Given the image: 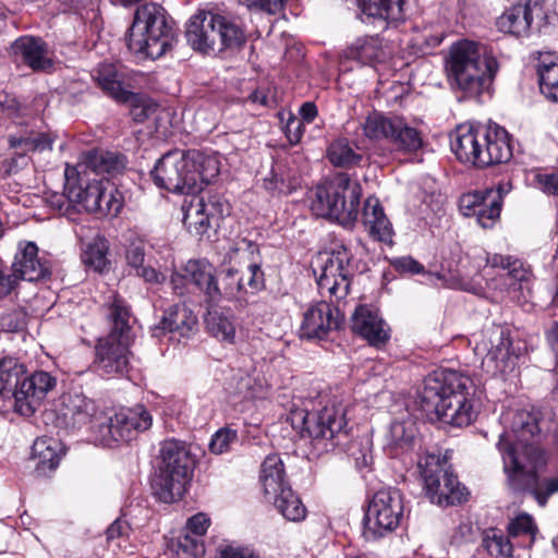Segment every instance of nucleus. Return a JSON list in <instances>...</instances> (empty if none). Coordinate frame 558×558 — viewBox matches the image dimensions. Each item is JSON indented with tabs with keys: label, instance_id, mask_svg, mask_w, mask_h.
<instances>
[{
	"label": "nucleus",
	"instance_id": "obj_44",
	"mask_svg": "<svg viewBox=\"0 0 558 558\" xmlns=\"http://www.w3.org/2000/svg\"><path fill=\"white\" fill-rule=\"evenodd\" d=\"M60 444L52 438H37L32 446V458L37 460V466L54 469L60 461Z\"/></svg>",
	"mask_w": 558,
	"mask_h": 558
},
{
	"label": "nucleus",
	"instance_id": "obj_2",
	"mask_svg": "<svg viewBox=\"0 0 558 558\" xmlns=\"http://www.w3.org/2000/svg\"><path fill=\"white\" fill-rule=\"evenodd\" d=\"M471 388L470 377L452 369H437L424 378L417 402L427 416L435 415L457 427L468 426L476 417Z\"/></svg>",
	"mask_w": 558,
	"mask_h": 558
},
{
	"label": "nucleus",
	"instance_id": "obj_47",
	"mask_svg": "<svg viewBox=\"0 0 558 558\" xmlns=\"http://www.w3.org/2000/svg\"><path fill=\"white\" fill-rule=\"evenodd\" d=\"M541 93L549 100L558 102V63L543 59L537 64Z\"/></svg>",
	"mask_w": 558,
	"mask_h": 558
},
{
	"label": "nucleus",
	"instance_id": "obj_4",
	"mask_svg": "<svg viewBox=\"0 0 558 558\" xmlns=\"http://www.w3.org/2000/svg\"><path fill=\"white\" fill-rule=\"evenodd\" d=\"M24 365L15 359L0 361V398L8 400L23 416L33 415L49 391L57 385L56 377L39 371L26 376Z\"/></svg>",
	"mask_w": 558,
	"mask_h": 558
},
{
	"label": "nucleus",
	"instance_id": "obj_22",
	"mask_svg": "<svg viewBox=\"0 0 558 558\" xmlns=\"http://www.w3.org/2000/svg\"><path fill=\"white\" fill-rule=\"evenodd\" d=\"M130 339L119 338L109 333L100 339L96 347V367L102 375H121L129 365Z\"/></svg>",
	"mask_w": 558,
	"mask_h": 558
},
{
	"label": "nucleus",
	"instance_id": "obj_25",
	"mask_svg": "<svg viewBox=\"0 0 558 558\" xmlns=\"http://www.w3.org/2000/svg\"><path fill=\"white\" fill-rule=\"evenodd\" d=\"M12 277L38 281L50 276V267L46 259L38 256V247L34 242H20L12 264Z\"/></svg>",
	"mask_w": 558,
	"mask_h": 558
},
{
	"label": "nucleus",
	"instance_id": "obj_13",
	"mask_svg": "<svg viewBox=\"0 0 558 558\" xmlns=\"http://www.w3.org/2000/svg\"><path fill=\"white\" fill-rule=\"evenodd\" d=\"M108 422L99 425L97 444L112 446L120 441H130L137 432L147 430L153 417L144 405L121 409L113 416L107 415Z\"/></svg>",
	"mask_w": 558,
	"mask_h": 558
},
{
	"label": "nucleus",
	"instance_id": "obj_12",
	"mask_svg": "<svg viewBox=\"0 0 558 558\" xmlns=\"http://www.w3.org/2000/svg\"><path fill=\"white\" fill-rule=\"evenodd\" d=\"M403 517V500L398 489L378 490L371 500L365 518V533L374 538L396 530Z\"/></svg>",
	"mask_w": 558,
	"mask_h": 558
},
{
	"label": "nucleus",
	"instance_id": "obj_24",
	"mask_svg": "<svg viewBox=\"0 0 558 558\" xmlns=\"http://www.w3.org/2000/svg\"><path fill=\"white\" fill-rule=\"evenodd\" d=\"M125 165L126 159L123 155L116 151L95 148L82 153L74 167L66 166V174L84 173L88 177L97 178L102 173H119L125 168Z\"/></svg>",
	"mask_w": 558,
	"mask_h": 558
},
{
	"label": "nucleus",
	"instance_id": "obj_48",
	"mask_svg": "<svg viewBox=\"0 0 558 558\" xmlns=\"http://www.w3.org/2000/svg\"><path fill=\"white\" fill-rule=\"evenodd\" d=\"M109 319L112 327L110 333H116L119 338L130 339V311L124 301L113 295L109 307Z\"/></svg>",
	"mask_w": 558,
	"mask_h": 558
},
{
	"label": "nucleus",
	"instance_id": "obj_60",
	"mask_svg": "<svg viewBox=\"0 0 558 558\" xmlns=\"http://www.w3.org/2000/svg\"><path fill=\"white\" fill-rule=\"evenodd\" d=\"M24 327V315L20 311H11L0 315V330L4 332H17Z\"/></svg>",
	"mask_w": 558,
	"mask_h": 558
},
{
	"label": "nucleus",
	"instance_id": "obj_16",
	"mask_svg": "<svg viewBox=\"0 0 558 558\" xmlns=\"http://www.w3.org/2000/svg\"><path fill=\"white\" fill-rule=\"evenodd\" d=\"M157 186L172 193L193 194L194 180L190 177L189 159L185 151L166 153L151 171Z\"/></svg>",
	"mask_w": 558,
	"mask_h": 558
},
{
	"label": "nucleus",
	"instance_id": "obj_53",
	"mask_svg": "<svg viewBox=\"0 0 558 558\" xmlns=\"http://www.w3.org/2000/svg\"><path fill=\"white\" fill-rule=\"evenodd\" d=\"M177 548L178 550H181L183 554L193 558H199L205 554V545L203 538L187 532L186 530H184V532L178 537Z\"/></svg>",
	"mask_w": 558,
	"mask_h": 558
},
{
	"label": "nucleus",
	"instance_id": "obj_18",
	"mask_svg": "<svg viewBox=\"0 0 558 558\" xmlns=\"http://www.w3.org/2000/svg\"><path fill=\"white\" fill-rule=\"evenodd\" d=\"M62 415L66 426L87 428L97 442L99 425L108 422L107 414L96 402L78 391H72L62 397Z\"/></svg>",
	"mask_w": 558,
	"mask_h": 558
},
{
	"label": "nucleus",
	"instance_id": "obj_33",
	"mask_svg": "<svg viewBox=\"0 0 558 558\" xmlns=\"http://www.w3.org/2000/svg\"><path fill=\"white\" fill-rule=\"evenodd\" d=\"M415 435L416 427L412 420L393 421L386 436V449L393 457L407 453L414 447Z\"/></svg>",
	"mask_w": 558,
	"mask_h": 558
},
{
	"label": "nucleus",
	"instance_id": "obj_58",
	"mask_svg": "<svg viewBox=\"0 0 558 558\" xmlns=\"http://www.w3.org/2000/svg\"><path fill=\"white\" fill-rule=\"evenodd\" d=\"M240 275H244V295L253 294L264 287V272L257 264H251L245 271H240Z\"/></svg>",
	"mask_w": 558,
	"mask_h": 558
},
{
	"label": "nucleus",
	"instance_id": "obj_49",
	"mask_svg": "<svg viewBox=\"0 0 558 558\" xmlns=\"http://www.w3.org/2000/svg\"><path fill=\"white\" fill-rule=\"evenodd\" d=\"M221 291V298L225 296L229 300H241L244 296L245 284L244 275L233 268L222 270L220 274V283H218Z\"/></svg>",
	"mask_w": 558,
	"mask_h": 558
},
{
	"label": "nucleus",
	"instance_id": "obj_1",
	"mask_svg": "<svg viewBox=\"0 0 558 558\" xmlns=\"http://www.w3.org/2000/svg\"><path fill=\"white\" fill-rule=\"evenodd\" d=\"M541 412L534 408L513 413L510 432L498 441L508 485L514 492L530 489L537 504L544 507L558 493V474L536 481L537 468L545 464V452L537 445L541 434Z\"/></svg>",
	"mask_w": 558,
	"mask_h": 558
},
{
	"label": "nucleus",
	"instance_id": "obj_51",
	"mask_svg": "<svg viewBox=\"0 0 558 558\" xmlns=\"http://www.w3.org/2000/svg\"><path fill=\"white\" fill-rule=\"evenodd\" d=\"M317 112L318 111L315 102H304L299 109L300 118L291 117L287 123L286 129L288 132V137L290 136V134H293L296 137V140H300L303 136V132L301 130L302 125L304 123L313 122L317 116Z\"/></svg>",
	"mask_w": 558,
	"mask_h": 558
},
{
	"label": "nucleus",
	"instance_id": "obj_57",
	"mask_svg": "<svg viewBox=\"0 0 558 558\" xmlns=\"http://www.w3.org/2000/svg\"><path fill=\"white\" fill-rule=\"evenodd\" d=\"M125 259L130 267L141 268L145 259V243L140 238H133L129 241L125 248Z\"/></svg>",
	"mask_w": 558,
	"mask_h": 558
},
{
	"label": "nucleus",
	"instance_id": "obj_10",
	"mask_svg": "<svg viewBox=\"0 0 558 558\" xmlns=\"http://www.w3.org/2000/svg\"><path fill=\"white\" fill-rule=\"evenodd\" d=\"M418 469L426 496L433 504L453 506L466 501L469 492L448 469L447 461L438 454L420 458Z\"/></svg>",
	"mask_w": 558,
	"mask_h": 558
},
{
	"label": "nucleus",
	"instance_id": "obj_46",
	"mask_svg": "<svg viewBox=\"0 0 558 558\" xmlns=\"http://www.w3.org/2000/svg\"><path fill=\"white\" fill-rule=\"evenodd\" d=\"M208 331L220 341L233 343L235 339V324L231 316H228L217 310L208 311L206 317Z\"/></svg>",
	"mask_w": 558,
	"mask_h": 558
},
{
	"label": "nucleus",
	"instance_id": "obj_15",
	"mask_svg": "<svg viewBox=\"0 0 558 558\" xmlns=\"http://www.w3.org/2000/svg\"><path fill=\"white\" fill-rule=\"evenodd\" d=\"M474 353L482 360V365L492 375L506 374L515 364V356L510 353L511 341L508 333L500 328L488 329L474 336Z\"/></svg>",
	"mask_w": 558,
	"mask_h": 558
},
{
	"label": "nucleus",
	"instance_id": "obj_31",
	"mask_svg": "<svg viewBox=\"0 0 558 558\" xmlns=\"http://www.w3.org/2000/svg\"><path fill=\"white\" fill-rule=\"evenodd\" d=\"M190 167V177L194 180L193 192L201 191L209 184L220 171V162L216 156L206 155L199 150L186 151Z\"/></svg>",
	"mask_w": 558,
	"mask_h": 558
},
{
	"label": "nucleus",
	"instance_id": "obj_20",
	"mask_svg": "<svg viewBox=\"0 0 558 558\" xmlns=\"http://www.w3.org/2000/svg\"><path fill=\"white\" fill-rule=\"evenodd\" d=\"M460 210L465 217H474L484 229L493 228L500 217L501 191L486 190L468 193L460 198Z\"/></svg>",
	"mask_w": 558,
	"mask_h": 558
},
{
	"label": "nucleus",
	"instance_id": "obj_14",
	"mask_svg": "<svg viewBox=\"0 0 558 558\" xmlns=\"http://www.w3.org/2000/svg\"><path fill=\"white\" fill-rule=\"evenodd\" d=\"M303 425L313 445L322 451L333 450L347 438L344 412L341 407H325L319 413L306 415Z\"/></svg>",
	"mask_w": 558,
	"mask_h": 558
},
{
	"label": "nucleus",
	"instance_id": "obj_50",
	"mask_svg": "<svg viewBox=\"0 0 558 558\" xmlns=\"http://www.w3.org/2000/svg\"><path fill=\"white\" fill-rule=\"evenodd\" d=\"M487 264L492 267H499L507 270L506 276L514 281H523L527 279L529 271L523 267L522 262L510 255L493 254L488 255Z\"/></svg>",
	"mask_w": 558,
	"mask_h": 558
},
{
	"label": "nucleus",
	"instance_id": "obj_45",
	"mask_svg": "<svg viewBox=\"0 0 558 558\" xmlns=\"http://www.w3.org/2000/svg\"><path fill=\"white\" fill-rule=\"evenodd\" d=\"M511 142H481L477 167L509 161L513 156Z\"/></svg>",
	"mask_w": 558,
	"mask_h": 558
},
{
	"label": "nucleus",
	"instance_id": "obj_59",
	"mask_svg": "<svg viewBox=\"0 0 558 558\" xmlns=\"http://www.w3.org/2000/svg\"><path fill=\"white\" fill-rule=\"evenodd\" d=\"M392 149L398 154L400 161H417L422 159L417 157V151L423 148L424 142H391Z\"/></svg>",
	"mask_w": 558,
	"mask_h": 558
},
{
	"label": "nucleus",
	"instance_id": "obj_7",
	"mask_svg": "<svg viewBox=\"0 0 558 558\" xmlns=\"http://www.w3.org/2000/svg\"><path fill=\"white\" fill-rule=\"evenodd\" d=\"M193 459L184 442L168 439L161 444L159 462L153 480V489L166 504L180 500L192 478Z\"/></svg>",
	"mask_w": 558,
	"mask_h": 558
},
{
	"label": "nucleus",
	"instance_id": "obj_35",
	"mask_svg": "<svg viewBox=\"0 0 558 558\" xmlns=\"http://www.w3.org/2000/svg\"><path fill=\"white\" fill-rule=\"evenodd\" d=\"M478 136H483L484 140H511L504 126L490 121L487 124L464 122L457 125L450 134L451 140H476Z\"/></svg>",
	"mask_w": 558,
	"mask_h": 558
},
{
	"label": "nucleus",
	"instance_id": "obj_23",
	"mask_svg": "<svg viewBox=\"0 0 558 558\" xmlns=\"http://www.w3.org/2000/svg\"><path fill=\"white\" fill-rule=\"evenodd\" d=\"M362 128L367 140H421V133L403 118H388L377 111L368 114Z\"/></svg>",
	"mask_w": 558,
	"mask_h": 558
},
{
	"label": "nucleus",
	"instance_id": "obj_26",
	"mask_svg": "<svg viewBox=\"0 0 558 558\" xmlns=\"http://www.w3.org/2000/svg\"><path fill=\"white\" fill-rule=\"evenodd\" d=\"M352 330L377 348L386 344L390 338V328L378 311L368 305L356 307L352 315Z\"/></svg>",
	"mask_w": 558,
	"mask_h": 558
},
{
	"label": "nucleus",
	"instance_id": "obj_8",
	"mask_svg": "<svg viewBox=\"0 0 558 558\" xmlns=\"http://www.w3.org/2000/svg\"><path fill=\"white\" fill-rule=\"evenodd\" d=\"M361 186L347 173H339L331 180L316 186L313 192L311 209L323 218L351 226L357 218Z\"/></svg>",
	"mask_w": 558,
	"mask_h": 558
},
{
	"label": "nucleus",
	"instance_id": "obj_54",
	"mask_svg": "<svg viewBox=\"0 0 558 558\" xmlns=\"http://www.w3.org/2000/svg\"><path fill=\"white\" fill-rule=\"evenodd\" d=\"M532 184L543 193L558 197V172L535 170Z\"/></svg>",
	"mask_w": 558,
	"mask_h": 558
},
{
	"label": "nucleus",
	"instance_id": "obj_5",
	"mask_svg": "<svg viewBox=\"0 0 558 558\" xmlns=\"http://www.w3.org/2000/svg\"><path fill=\"white\" fill-rule=\"evenodd\" d=\"M499 64L494 57H482L474 41L451 45L445 58L448 83L469 95H481L492 84Z\"/></svg>",
	"mask_w": 558,
	"mask_h": 558
},
{
	"label": "nucleus",
	"instance_id": "obj_40",
	"mask_svg": "<svg viewBox=\"0 0 558 558\" xmlns=\"http://www.w3.org/2000/svg\"><path fill=\"white\" fill-rule=\"evenodd\" d=\"M364 151L356 142H331L327 149V158L335 166L351 168L357 166Z\"/></svg>",
	"mask_w": 558,
	"mask_h": 558
},
{
	"label": "nucleus",
	"instance_id": "obj_55",
	"mask_svg": "<svg viewBox=\"0 0 558 558\" xmlns=\"http://www.w3.org/2000/svg\"><path fill=\"white\" fill-rule=\"evenodd\" d=\"M238 439L235 430L230 428H221L217 430L209 442V450L215 454L227 452L231 445Z\"/></svg>",
	"mask_w": 558,
	"mask_h": 558
},
{
	"label": "nucleus",
	"instance_id": "obj_30",
	"mask_svg": "<svg viewBox=\"0 0 558 558\" xmlns=\"http://www.w3.org/2000/svg\"><path fill=\"white\" fill-rule=\"evenodd\" d=\"M13 53L34 71L49 69L52 63L48 58L47 45L40 38L21 36L12 45Z\"/></svg>",
	"mask_w": 558,
	"mask_h": 558
},
{
	"label": "nucleus",
	"instance_id": "obj_6",
	"mask_svg": "<svg viewBox=\"0 0 558 558\" xmlns=\"http://www.w3.org/2000/svg\"><path fill=\"white\" fill-rule=\"evenodd\" d=\"M185 37L201 52L240 49L246 43L240 19L211 11L193 15L186 24Z\"/></svg>",
	"mask_w": 558,
	"mask_h": 558
},
{
	"label": "nucleus",
	"instance_id": "obj_19",
	"mask_svg": "<svg viewBox=\"0 0 558 558\" xmlns=\"http://www.w3.org/2000/svg\"><path fill=\"white\" fill-rule=\"evenodd\" d=\"M183 223L191 233L202 235L214 225L229 215V204L219 196H210L207 201L199 196H192L182 205Z\"/></svg>",
	"mask_w": 558,
	"mask_h": 558
},
{
	"label": "nucleus",
	"instance_id": "obj_36",
	"mask_svg": "<svg viewBox=\"0 0 558 558\" xmlns=\"http://www.w3.org/2000/svg\"><path fill=\"white\" fill-rule=\"evenodd\" d=\"M362 11L368 16L389 23L403 22L407 16V0H361Z\"/></svg>",
	"mask_w": 558,
	"mask_h": 558
},
{
	"label": "nucleus",
	"instance_id": "obj_28",
	"mask_svg": "<svg viewBox=\"0 0 558 558\" xmlns=\"http://www.w3.org/2000/svg\"><path fill=\"white\" fill-rule=\"evenodd\" d=\"M183 271L189 282L204 295L208 304L214 305L221 300L220 287L215 278V269L211 264L206 260L190 259Z\"/></svg>",
	"mask_w": 558,
	"mask_h": 558
},
{
	"label": "nucleus",
	"instance_id": "obj_21",
	"mask_svg": "<svg viewBox=\"0 0 558 558\" xmlns=\"http://www.w3.org/2000/svg\"><path fill=\"white\" fill-rule=\"evenodd\" d=\"M343 316L330 303L320 301L311 304L303 313L300 337L324 339L331 330L340 328Z\"/></svg>",
	"mask_w": 558,
	"mask_h": 558
},
{
	"label": "nucleus",
	"instance_id": "obj_34",
	"mask_svg": "<svg viewBox=\"0 0 558 558\" xmlns=\"http://www.w3.org/2000/svg\"><path fill=\"white\" fill-rule=\"evenodd\" d=\"M286 472L282 459L278 454H269L265 458L260 468V482L264 495L267 499L288 487L284 481Z\"/></svg>",
	"mask_w": 558,
	"mask_h": 558
},
{
	"label": "nucleus",
	"instance_id": "obj_9",
	"mask_svg": "<svg viewBox=\"0 0 558 558\" xmlns=\"http://www.w3.org/2000/svg\"><path fill=\"white\" fill-rule=\"evenodd\" d=\"M65 174L64 192L70 202L83 206L92 214L116 217L122 206L123 196L108 180L92 178L84 173Z\"/></svg>",
	"mask_w": 558,
	"mask_h": 558
},
{
	"label": "nucleus",
	"instance_id": "obj_56",
	"mask_svg": "<svg viewBox=\"0 0 558 558\" xmlns=\"http://www.w3.org/2000/svg\"><path fill=\"white\" fill-rule=\"evenodd\" d=\"M532 28H541L547 20L545 0H526L522 3Z\"/></svg>",
	"mask_w": 558,
	"mask_h": 558
},
{
	"label": "nucleus",
	"instance_id": "obj_63",
	"mask_svg": "<svg viewBox=\"0 0 558 558\" xmlns=\"http://www.w3.org/2000/svg\"><path fill=\"white\" fill-rule=\"evenodd\" d=\"M474 535H475V529H474L473 524L469 521L461 522L457 526V529L452 535V542L456 545H461L463 543L472 541Z\"/></svg>",
	"mask_w": 558,
	"mask_h": 558
},
{
	"label": "nucleus",
	"instance_id": "obj_61",
	"mask_svg": "<svg viewBox=\"0 0 558 558\" xmlns=\"http://www.w3.org/2000/svg\"><path fill=\"white\" fill-rule=\"evenodd\" d=\"M217 558H259V556L248 547L227 545L219 547Z\"/></svg>",
	"mask_w": 558,
	"mask_h": 558
},
{
	"label": "nucleus",
	"instance_id": "obj_29",
	"mask_svg": "<svg viewBox=\"0 0 558 558\" xmlns=\"http://www.w3.org/2000/svg\"><path fill=\"white\" fill-rule=\"evenodd\" d=\"M362 222L373 240L392 244L395 234L392 225L377 197L369 196L366 198L362 213Z\"/></svg>",
	"mask_w": 558,
	"mask_h": 558
},
{
	"label": "nucleus",
	"instance_id": "obj_37",
	"mask_svg": "<svg viewBox=\"0 0 558 558\" xmlns=\"http://www.w3.org/2000/svg\"><path fill=\"white\" fill-rule=\"evenodd\" d=\"M300 185V178L280 163L272 167L263 183L264 189L272 196L289 195Z\"/></svg>",
	"mask_w": 558,
	"mask_h": 558
},
{
	"label": "nucleus",
	"instance_id": "obj_32",
	"mask_svg": "<svg viewBox=\"0 0 558 558\" xmlns=\"http://www.w3.org/2000/svg\"><path fill=\"white\" fill-rule=\"evenodd\" d=\"M197 325V317L185 304L170 306L163 314L158 329L189 337Z\"/></svg>",
	"mask_w": 558,
	"mask_h": 558
},
{
	"label": "nucleus",
	"instance_id": "obj_27",
	"mask_svg": "<svg viewBox=\"0 0 558 558\" xmlns=\"http://www.w3.org/2000/svg\"><path fill=\"white\" fill-rule=\"evenodd\" d=\"M388 57L387 47L379 35L360 36L343 50L344 59L372 68L384 63Z\"/></svg>",
	"mask_w": 558,
	"mask_h": 558
},
{
	"label": "nucleus",
	"instance_id": "obj_64",
	"mask_svg": "<svg viewBox=\"0 0 558 558\" xmlns=\"http://www.w3.org/2000/svg\"><path fill=\"white\" fill-rule=\"evenodd\" d=\"M136 275L147 283L161 284L166 281V275L150 266L142 265L136 269Z\"/></svg>",
	"mask_w": 558,
	"mask_h": 558
},
{
	"label": "nucleus",
	"instance_id": "obj_43",
	"mask_svg": "<svg viewBox=\"0 0 558 558\" xmlns=\"http://www.w3.org/2000/svg\"><path fill=\"white\" fill-rule=\"evenodd\" d=\"M119 104L128 105L130 113L136 123H142L145 120L156 114L159 106L149 96L141 93L129 92Z\"/></svg>",
	"mask_w": 558,
	"mask_h": 558
},
{
	"label": "nucleus",
	"instance_id": "obj_17",
	"mask_svg": "<svg viewBox=\"0 0 558 558\" xmlns=\"http://www.w3.org/2000/svg\"><path fill=\"white\" fill-rule=\"evenodd\" d=\"M536 526L533 518L526 513L514 518L508 525V536L500 531L490 530L483 539V545L489 555L495 558H514L513 544L510 538L522 537L518 546L530 547L534 543Z\"/></svg>",
	"mask_w": 558,
	"mask_h": 558
},
{
	"label": "nucleus",
	"instance_id": "obj_41",
	"mask_svg": "<svg viewBox=\"0 0 558 558\" xmlns=\"http://www.w3.org/2000/svg\"><path fill=\"white\" fill-rule=\"evenodd\" d=\"M276 509L289 521L300 522L306 517V508L300 497L291 489L290 486L281 489L272 496Z\"/></svg>",
	"mask_w": 558,
	"mask_h": 558
},
{
	"label": "nucleus",
	"instance_id": "obj_52",
	"mask_svg": "<svg viewBox=\"0 0 558 558\" xmlns=\"http://www.w3.org/2000/svg\"><path fill=\"white\" fill-rule=\"evenodd\" d=\"M481 142H450V150L462 163H470L477 167Z\"/></svg>",
	"mask_w": 558,
	"mask_h": 558
},
{
	"label": "nucleus",
	"instance_id": "obj_11",
	"mask_svg": "<svg viewBox=\"0 0 558 558\" xmlns=\"http://www.w3.org/2000/svg\"><path fill=\"white\" fill-rule=\"evenodd\" d=\"M352 255L343 245L331 252L319 253L314 266L318 290L323 296L343 300L350 291L354 274Z\"/></svg>",
	"mask_w": 558,
	"mask_h": 558
},
{
	"label": "nucleus",
	"instance_id": "obj_62",
	"mask_svg": "<svg viewBox=\"0 0 558 558\" xmlns=\"http://www.w3.org/2000/svg\"><path fill=\"white\" fill-rule=\"evenodd\" d=\"M209 524L210 520L205 513H197L187 520L185 530L203 538Z\"/></svg>",
	"mask_w": 558,
	"mask_h": 558
},
{
	"label": "nucleus",
	"instance_id": "obj_42",
	"mask_svg": "<svg viewBox=\"0 0 558 558\" xmlns=\"http://www.w3.org/2000/svg\"><path fill=\"white\" fill-rule=\"evenodd\" d=\"M108 253L109 242L104 236L97 235L83 250L82 262L95 271L104 272L110 265Z\"/></svg>",
	"mask_w": 558,
	"mask_h": 558
},
{
	"label": "nucleus",
	"instance_id": "obj_3",
	"mask_svg": "<svg viewBox=\"0 0 558 558\" xmlns=\"http://www.w3.org/2000/svg\"><path fill=\"white\" fill-rule=\"evenodd\" d=\"M173 21L158 3L140 5L126 34L129 49L142 59L156 60L173 47Z\"/></svg>",
	"mask_w": 558,
	"mask_h": 558
},
{
	"label": "nucleus",
	"instance_id": "obj_38",
	"mask_svg": "<svg viewBox=\"0 0 558 558\" xmlns=\"http://www.w3.org/2000/svg\"><path fill=\"white\" fill-rule=\"evenodd\" d=\"M500 32L515 37L527 36L532 26L522 3H515L507 9L497 20Z\"/></svg>",
	"mask_w": 558,
	"mask_h": 558
},
{
	"label": "nucleus",
	"instance_id": "obj_39",
	"mask_svg": "<svg viewBox=\"0 0 558 558\" xmlns=\"http://www.w3.org/2000/svg\"><path fill=\"white\" fill-rule=\"evenodd\" d=\"M95 80L101 90L118 104L130 92L123 86L122 75L113 64H100L96 71Z\"/></svg>",
	"mask_w": 558,
	"mask_h": 558
}]
</instances>
